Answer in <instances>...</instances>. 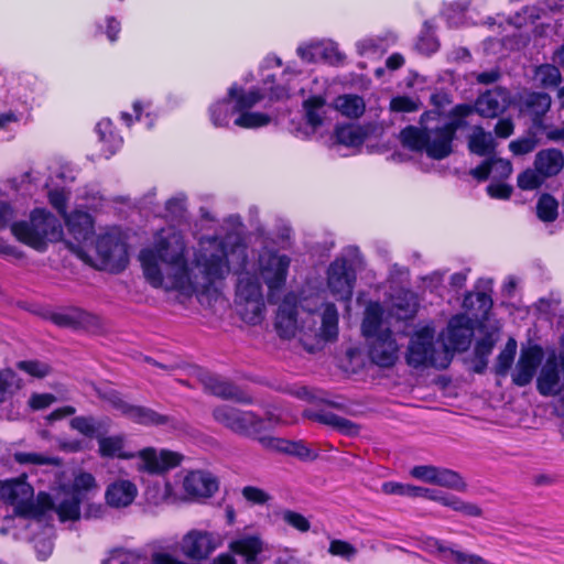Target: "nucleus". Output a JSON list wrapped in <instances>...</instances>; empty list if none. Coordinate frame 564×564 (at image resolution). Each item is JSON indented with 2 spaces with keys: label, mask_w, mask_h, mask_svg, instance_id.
I'll list each match as a JSON object with an SVG mask.
<instances>
[{
  "label": "nucleus",
  "mask_w": 564,
  "mask_h": 564,
  "mask_svg": "<svg viewBox=\"0 0 564 564\" xmlns=\"http://www.w3.org/2000/svg\"><path fill=\"white\" fill-rule=\"evenodd\" d=\"M540 3L543 6V8H523L522 13L524 14V18L521 19V14L519 13L512 23L517 28H521L527 22V20L533 23L543 17L561 14L563 0H540Z\"/></svg>",
  "instance_id": "28"
},
{
  "label": "nucleus",
  "mask_w": 564,
  "mask_h": 564,
  "mask_svg": "<svg viewBox=\"0 0 564 564\" xmlns=\"http://www.w3.org/2000/svg\"><path fill=\"white\" fill-rule=\"evenodd\" d=\"M183 499L209 498L218 490V480L209 471L189 470L181 478Z\"/></svg>",
  "instance_id": "17"
},
{
  "label": "nucleus",
  "mask_w": 564,
  "mask_h": 564,
  "mask_svg": "<svg viewBox=\"0 0 564 564\" xmlns=\"http://www.w3.org/2000/svg\"><path fill=\"white\" fill-rule=\"evenodd\" d=\"M517 350V343L514 339H509L505 349L497 357V362L495 366L496 373L505 377L514 359Z\"/></svg>",
  "instance_id": "50"
},
{
  "label": "nucleus",
  "mask_w": 564,
  "mask_h": 564,
  "mask_svg": "<svg viewBox=\"0 0 564 564\" xmlns=\"http://www.w3.org/2000/svg\"><path fill=\"white\" fill-rule=\"evenodd\" d=\"M544 180V175H542L536 169H527L518 175L517 183L523 191H533L539 188L543 184Z\"/></svg>",
  "instance_id": "54"
},
{
  "label": "nucleus",
  "mask_w": 564,
  "mask_h": 564,
  "mask_svg": "<svg viewBox=\"0 0 564 564\" xmlns=\"http://www.w3.org/2000/svg\"><path fill=\"white\" fill-rule=\"evenodd\" d=\"M246 257V247L235 235L202 237L188 265L183 235L166 228L155 235L152 247L140 251L139 260L152 286L195 295L203 307L214 311L226 304L223 286L232 264Z\"/></svg>",
  "instance_id": "1"
},
{
  "label": "nucleus",
  "mask_w": 564,
  "mask_h": 564,
  "mask_svg": "<svg viewBox=\"0 0 564 564\" xmlns=\"http://www.w3.org/2000/svg\"><path fill=\"white\" fill-rule=\"evenodd\" d=\"M242 497L253 505H265L270 500V495L263 489L254 486H246L241 490Z\"/></svg>",
  "instance_id": "62"
},
{
  "label": "nucleus",
  "mask_w": 564,
  "mask_h": 564,
  "mask_svg": "<svg viewBox=\"0 0 564 564\" xmlns=\"http://www.w3.org/2000/svg\"><path fill=\"white\" fill-rule=\"evenodd\" d=\"M22 387V379L11 368L0 370V403L11 399Z\"/></svg>",
  "instance_id": "39"
},
{
  "label": "nucleus",
  "mask_w": 564,
  "mask_h": 564,
  "mask_svg": "<svg viewBox=\"0 0 564 564\" xmlns=\"http://www.w3.org/2000/svg\"><path fill=\"white\" fill-rule=\"evenodd\" d=\"M15 366L19 370L36 379H42L48 376L52 371V368L48 364L33 359L18 361Z\"/></svg>",
  "instance_id": "52"
},
{
  "label": "nucleus",
  "mask_w": 564,
  "mask_h": 564,
  "mask_svg": "<svg viewBox=\"0 0 564 564\" xmlns=\"http://www.w3.org/2000/svg\"><path fill=\"white\" fill-rule=\"evenodd\" d=\"M427 499L437 501L441 505L451 508L454 511L460 512L467 517H481L482 510L479 506L462 500L460 498L448 495L437 494L435 490L430 489Z\"/></svg>",
  "instance_id": "30"
},
{
  "label": "nucleus",
  "mask_w": 564,
  "mask_h": 564,
  "mask_svg": "<svg viewBox=\"0 0 564 564\" xmlns=\"http://www.w3.org/2000/svg\"><path fill=\"white\" fill-rule=\"evenodd\" d=\"M138 496V487L129 479L119 478L111 481L105 490L107 506L122 509L131 506Z\"/></svg>",
  "instance_id": "23"
},
{
  "label": "nucleus",
  "mask_w": 564,
  "mask_h": 564,
  "mask_svg": "<svg viewBox=\"0 0 564 564\" xmlns=\"http://www.w3.org/2000/svg\"><path fill=\"white\" fill-rule=\"evenodd\" d=\"M65 224L68 234L78 243L75 246L69 243V248L84 261H89V256L84 250V246L91 239L94 235V219L93 217L80 209L72 212L65 216Z\"/></svg>",
  "instance_id": "15"
},
{
  "label": "nucleus",
  "mask_w": 564,
  "mask_h": 564,
  "mask_svg": "<svg viewBox=\"0 0 564 564\" xmlns=\"http://www.w3.org/2000/svg\"><path fill=\"white\" fill-rule=\"evenodd\" d=\"M318 50L319 46H317V41H314L300 45L296 52L302 61L306 63H315L319 61Z\"/></svg>",
  "instance_id": "63"
},
{
  "label": "nucleus",
  "mask_w": 564,
  "mask_h": 564,
  "mask_svg": "<svg viewBox=\"0 0 564 564\" xmlns=\"http://www.w3.org/2000/svg\"><path fill=\"white\" fill-rule=\"evenodd\" d=\"M362 335L372 338L383 330H390L382 324V307L378 303H370L365 312L361 325Z\"/></svg>",
  "instance_id": "35"
},
{
  "label": "nucleus",
  "mask_w": 564,
  "mask_h": 564,
  "mask_svg": "<svg viewBox=\"0 0 564 564\" xmlns=\"http://www.w3.org/2000/svg\"><path fill=\"white\" fill-rule=\"evenodd\" d=\"M0 499L13 507L14 512L24 517L37 518L52 511L41 506L39 496L34 499V489L25 477H19L0 484Z\"/></svg>",
  "instance_id": "7"
},
{
  "label": "nucleus",
  "mask_w": 564,
  "mask_h": 564,
  "mask_svg": "<svg viewBox=\"0 0 564 564\" xmlns=\"http://www.w3.org/2000/svg\"><path fill=\"white\" fill-rule=\"evenodd\" d=\"M419 306L417 297L411 291H402L393 301V307L399 318L405 319L414 315Z\"/></svg>",
  "instance_id": "44"
},
{
  "label": "nucleus",
  "mask_w": 564,
  "mask_h": 564,
  "mask_svg": "<svg viewBox=\"0 0 564 564\" xmlns=\"http://www.w3.org/2000/svg\"><path fill=\"white\" fill-rule=\"evenodd\" d=\"M238 116L235 118V126L242 129H257L265 127L270 123L271 118L269 115L256 111H237Z\"/></svg>",
  "instance_id": "43"
},
{
  "label": "nucleus",
  "mask_w": 564,
  "mask_h": 564,
  "mask_svg": "<svg viewBox=\"0 0 564 564\" xmlns=\"http://www.w3.org/2000/svg\"><path fill=\"white\" fill-rule=\"evenodd\" d=\"M128 419L143 425H161L167 422L166 416L144 406L131 405Z\"/></svg>",
  "instance_id": "41"
},
{
  "label": "nucleus",
  "mask_w": 564,
  "mask_h": 564,
  "mask_svg": "<svg viewBox=\"0 0 564 564\" xmlns=\"http://www.w3.org/2000/svg\"><path fill=\"white\" fill-rule=\"evenodd\" d=\"M534 80L543 87H555L561 82V72L553 65H542L535 70Z\"/></svg>",
  "instance_id": "49"
},
{
  "label": "nucleus",
  "mask_w": 564,
  "mask_h": 564,
  "mask_svg": "<svg viewBox=\"0 0 564 564\" xmlns=\"http://www.w3.org/2000/svg\"><path fill=\"white\" fill-rule=\"evenodd\" d=\"M538 145V140L535 135L530 134L517 140H513L509 143V150L514 155H524L531 153Z\"/></svg>",
  "instance_id": "59"
},
{
  "label": "nucleus",
  "mask_w": 564,
  "mask_h": 564,
  "mask_svg": "<svg viewBox=\"0 0 564 564\" xmlns=\"http://www.w3.org/2000/svg\"><path fill=\"white\" fill-rule=\"evenodd\" d=\"M275 328L288 339L302 333L332 341L338 336V312L333 303L306 300L297 305L294 296H286L279 306Z\"/></svg>",
  "instance_id": "2"
},
{
  "label": "nucleus",
  "mask_w": 564,
  "mask_h": 564,
  "mask_svg": "<svg viewBox=\"0 0 564 564\" xmlns=\"http://www.w3.org/2000/svg\"><path fill=\"white\" fill-rule=\"evenodd\" d=\"M200 380L206 390L219 398L236 400L245 403L251 402L250 399L243 397L241 391H239L236 386L219 377L209 373H203Z\"/></svg>",
  "instance_id": "26"
},
{
  "label": "nucleus",
  "mask_w": 564,
  "mask_h": 564,
  "mask_svg": "<svg viewBox=\"0 0 564 564\" xmlns=\"http://www.w3.org/2000/svg\"><path fill=\"white\" fill-rule=\"evenodd\" d=\"M564 367V357L550 354L542 365L538 377V390L543 395H554L561 392L562 382L560 369Z\"/></svg>",
  "instance_id": "22"
},
{
  "label": "nucleus",
  "mask_w": 564,
  "mask_h": 564,
  "mask_svg": "<svg viewBox=\"0 0 564 564\" xmlns=\"http://www.w3.org/2000/svg\"><path fill=\"white\" fill-rule=\"evenodd\" d=\"M334 107L344 117L351 119L361 117L366 110L364 98L354 94L338 96L334 100Z\"/></svg>",
  "instance_id": "36"
},
{
  "label": "nucleus",
  "mask_w": 564,
  "mask_h": 564,
  "mask_svg": "<svg viewBox=\"0 0 564 564\" xmlns=\"http://www.w3.org/2000/svg\"><path fill=\"white\" fill-rule=\"evenodd\" d=\"M382 491L387 495H398L412 498L423 497L426 499L430 495V488L394 481H387L382 484Z\"/></svg>",
  "instance_id": "42"
},
{
  "label": "nucleus",
  "mask_w": 564,
  "mask_h": 564,
  "mask_svg": "<svg viewBox=\"0 0 564 564\" xmlns=\"http://www.w3.org/2000/svg\"><path fill=\"white\" fill-rule=\"evenodd\" d=\"M328 552L334 556H339L349 561L356 556L357 549L347 541L332 540Z\"/></svg>",
  "instance_id": "60"
},
{
  "label": "nucleus",
  "mask_w": 564,
  "mask_h": 564,
  "mask_svg": "<svg viewBox=\"0 0 564 564\" xmlns=\"http://www.w3.org/2000/svg\"><path fill=\"white\" fill-rule=\"evenodd\" d=\"M124 438L120 435L98 436L99 454L102 457H129L122 454Z\"/></svg>",
  "instance_id": "45"
},
{
  "label": "nucleus",
  "mask_w": 564,
  "mask_h": 564,
  "mask_svg": "<svg viewBox=\"0 0 564 564\" xmlns=\"http://www.w3.org/2000/svg\"><path fill=\"white\" fill-rule=\"evenodd\" d=\"M409 475L422 482L464 491L466 484L462 476L448 468L435 465H415L409 470Z\"/></svg>",
  "instance_id": "14"
},
{
  "label": "nucleus",
  "mask_w": 564,
  "mask_h": 564,
  "mask_svg": "<svg viewBox=\"0 0 564 564\" xmlns=\"http://www.w3.org/2000/svg\"><path fill=\"white\" fill-rule=\"evenodd\" d=\"M236 305L243 321L250 324L260 322L264 310L261 284L248 272L242 273L238 280Z\"/></svg>",
  "instance_id": "8"
},
{
  "label": "nucleus",
  "mask_w": 564,
  "mask_h": 564,
  "mask_svg": "<svg viewBox=\"0 0 564 564\" xmlns=\"http://www.w3.org/2000/svg\"><path fill=\"white\" fill-rule=\"evenodd\" d=\"M284 454L295 456L302 460H314L318 456L304 441L291 440H288Z\"/></svg>",
  "instance_id": "55"
},
{
  "label": "nucleus",
  "mask_w": 564,
  "mask_h": 564,
  "mask_svg": "<svg viewBox=\"0 0 564 564\" xmlns=\"http://www.w3.org/2000/svg\"><path fill=\"white\" fill-rule=\"evenodd\" d=\"M543 350L539 346L521 349L518 362L511 373L512 381L518 387L529 384L543 361Z\"/></svg>",
  "instance_id": "20"
},
{
  "label": "nucleus",
  "mask_w": 564,
  "mask_h": 564,
  "mask_svg": "<svg viewBox=\"0 0 564 564\" xmlns=\"http://www.w3.org/2000/svg\"><path fill=\"white\" fill-rule=\"evenodd\" d=\"M304 415L315 422L328 425L344 434L355 435L359 432L358 426L351 421L327 411H305Z\"/></svg>",
  "instance_id": "29"
},
{
  "label": "nucleus",
  "mask_w": 564,
  "mask_h": 564,
  "mask_svg": "<svg viewBox=\"0 0 564 564\" xmlns=\"http://www.w3.org/2000/svg\"><path fill=\"white\" fill-rule=\"evenodd\" d=\"M510 102L511 97L509 91L502 87H496L480 95L475 106L470 107L473 108V112L476 111L481 117L496 118L507 110Z\"/></svg>",
  "instance_id": "21"
},
{
  "label": "nucleus",
  "mask_w": 564,
  "mask_h": 564,
  "mask_svg": "<svg viewBox=\"0 0 564 564\" xmlns=\"http://www.w3.org/2000/svg\"><path fill=\"white\" fill-rule=\"evenodd\" d=\"M252 438L256 440L263 449L276 454H284L285 445L288 444V438L272 434H263L262 432L253 435Z\"/></svg>",
  "instance_id": "51"
},
{
  "label": "nucleus",
  "mask_w": 564,
  "mask_h": 564,
  "mask_svg": "<svg viewBox=\"0 0 564 564\" xmlns=\"http://www.w3.org/2000/svg\"><path fill=\"white\" fill-rule=\"evenodd\" d=\"M99 486L93 474L77 470L70 484H59L53 495L39 494L41 506L52 508L61 522L77 521L80 518V503L98 491Z\"/></svg>",
  "instance_id": "4"
},
{
  "label": "nucleus",
  "mask_w": 564,
  "mask_h": 564,
  "mask_svg": "<svg viewBox=\"0 0 564 564\" xmlns=\"http://www.w3.org/2000/svg\"><path fill=\"white\" fill-rule=\"evenodd\" d=\"M234 113H236L235 104L228 95L223 100L213 104L209 108L210 120L215 127H227Z\"/></svg>",
  "instance_id": "40"
},
{
  "label": "nucleus",
  "mask_w": 564,
  "mask_h": 564,
  "mask_svg": "<svg viewBox=\"0 0 564 564\" xmlns=\"http://www.w3.org/2000/svg\"><path fill=\"white\" fill-rule=\"evenodd\" d=\"M355 272L346 259H336L327 270V288L338 300L348 301L352 295Z\"/></svg>",
  "instance_id": "16"
},
{
  "label": "nucleus",
  "mask_w": 564,
  "mask_h": 564,
  "mask_svg": "<svg viewBox=\"0 0 564 564\" xmlns=\"http://www.w3.org/2000/svg\"><path fill=\"white\" fill-rule=\"evenodd\" d=\"M137 459L135 467L139 471L161 474L176 467L182 460V455L176 452L156 451L149 447L140 451Z\"/></svg>",
  "instance_id": "18"
},
{
  "label": "nucleus",
  "mask_w": 564,
  "mask_h": 564,
  "mask_svg": "<svg viewBox=\"0 0 564 564\" xmlns=\"http://www.w3.org/2000/svg\"><path fill=\"white\" fill-rule=\"evenodd\" d=\"M223 543L220 535L214 531L192 529L180 541L181 553L193 561L206 560Z\"/></svg>",
  "instance_id": "11"
},
{
  "label": "nucleus",
  "mask_w": 564,
  "mask_h": 564,
  "mask_svg": "<svg viewBox=\"0 0 564 564\" xmlns=\"http://www.w3.org/2000/svg\"><path fill=\"white\" fill-rule=\"evenodd\" d=\"M367 137L368 130L358 124H341L334 131L336 142L348 148L360 147Z\"/></svg>",
  "instance_id": "33"
},
{
  "label": "nucleus",
  "mask_w": 564,
  "mask_h": 564,
  "mask_svg": "<svg viewBox=\"0 0 564 564\" xmlns=\"http://www.w3.org/2000/svg\"><path fill=\"white\" fill-rule=\"evenodd\" d=\"M558 204L554 197L544 194L536 205L538 217L543 221H553L557 216Z\"/></svg>",
  "instance_id": "53"
},
{
  "label": "nucleus",
  "mask_w": 564,
  "mask_h": 564,
  "mask_svg": "<svg viewBox=\"0 0 564 564\" xmlns=\"http://www.w3.org/2000/svg\"><path fill=\"white\" fill-rule=\"evenodd\" d=\"M369 343L370 360L381 367L390 368L399 359V345L391 330H383L372 338H367Z\"/></svg>",
  "instance_id": "19"
},
{
  "label": "nucleus",
  "mask_w": 564,
  "mask_h": 564,
  "mask_svg": "<svg viewBox=\"0 0 564 564\" xmlns=\"http://www.w3.org/2000/svg\"><path fill=\"white\" fill-rule=\"evenodd\" d=\"M471 113L470 105H457L451 111L449 122L435 129L406 127L400 132V142L411 151L425 152L433 160H443L452 153L454 135L465 126V118Z\"/></svg>",
  "instance_id": "3"
},
{
  "label": "nucleus",
  "mask_w": 564,
  "mask_h": 564,
  "mask_svg": "<svg viewBox=\"0 0 564 564\" xmlns=\"http://www.w3.org/2000/svg\"><path fill=\"white\" fill-rule=\"evenodd\" d=\"M290 264L291 259L286 254L272 250H263L259 254L258 270L271 292L284 285Z\"/></svg>",
  "instance_id": "12"
},
{
  "label": "nucleus",
  "mask_w": 564,
  "mask_h": 564,
  "mask_svg": "<svg viewBox=\"0 0 564 564\" xmlns=\"http://www.w3.org/2000/svg\"><path fill=\"white\" fill-rule=\"evenodd\" d=\"M435 336L436 330L433 324L424 325L413 332L404 355L409 367L445 369L449 366V352L435 339Z\"/></svg>",
  "instance_id": "5"
},
{
  "label": "nucleus",
  "mask_w": 564,
  "mask_h": 564,
  "mask_svg": "<svg viewBox=\"0 0 564 564\" xmlns=\"http://www.w3.org/2000/svg\"><path fill=\"white\" fill-rule=\"evenodd\" d=\"M52 322L61 327L69 328H93L98 326V318L79 308H70L63 313H54L51 316Z\"/></svg>",
  "instance_id": "25"
},
{
  "label": "nucleus",
  "mask_w": 564,
  "mask_h": 564,
  "mask_svg": "<svg viewBox=\"0 0 564 564\" xmlns=\"http://www.w3.org/2000/svg\"><path fill=\"white\" fill-rule=\"evenodd\" d=\"M282 519L300 532H307L311 529L310 521L299 512L286 510L282 513Z\"/></svg>",
  "instance_id": "61"
},
{
  "label": "nucleus",
  "mask_w": 564,
  "mask_h": 564,
  "mask_svg": "<svg viewBox=\"0 0 564 564\" xmlns=\"http://www.w3.org/2000/svg\"><path fill=\"white\" fill-rule=\"evenodd\" d=\"M229 550L243 557L247 564H256L264 550V542L259 534H240L229 543Z\"/></svg>",
  "instance_id": "24"
},
{
  "label": "nucleus",
  "mask_w": 564,
  "mask_h": 564,
  "mask_svg": "<svg viewBox=\"0 0 564 564\" xmlns=\"http://www.w3.org/2000/svg\"><path fill=\"white\" fill-rule=\"evenodd\" d=\"M214 420L232 433L251 437L264 430L263 419L252 411H245L230 405H219L213 410Z\"/></svg>",
  "instance_id": "9"
},
{
  "label": "nucleus",
  "mask_w": 564,
  "mask_h": 564,
  "mask_svg": "<svg viewBox=\"0 0 564 564\" xmlns=\"http://www.w3.org/2000/svg\"><path fill=\"white\" fill-rule=\"evenodd\" d=\"M317 46H319V59H324L329 63H341L345 58V56L338 51L337 44L332 41H317Z\"/></svg>",
  "instance_id": "58"
},
{
  "label": "nucleus",
  "mask_w": 564,
  "mask_h": 564,
  "mask_svg": "<svg viewBox=\"0 0 564 564\" xmlns=\"http://www.w3.org/2000/svg\"><path fill=\"white\" fill-rule=\"evenodd\" d=\"M96 131L100 141L107 145L110 154H113L121 145L122 139L115 134L110 119H101L96 126Z\"/></svg>",
  "instance_id": "46"
},
{
  "label": "nucleus",
  "mask_w": 564,
  "mask_h": 564,
  "mask_svg": "<svg viewBox=\"0 0 564 564\" xmlns=\"http://www.w3.org/2000/svg\"><path fill=\"white\" fill-rule=\"evenodd\" d=\"M11 231L19 241L40 251L45 249L47 240L62 236L59 221L43 208L34 209L29 221L13 224Z\"/></svg>",
  "instance_id": "6"
},
{
  "label": "nucleus",
  "mask_w": 564,
  "mask_h": 564,
  "mask_svg": "<svg viewBox=\"0 0 564 564\" xmlns=\"http://www.w3.org/2000/svg\"><path fill=\"white\" fill-rule=\"evenodd\" d=\"M474 336L473 321L464 315L453 316L445 330L440 335L441 343L447 348L451 360L455 351H465L468 349Z\"/></svg>",
  "instance_id": "13"
},
{
  "label": "nucleus",
  "mask_w": 564,
  "mask_h": 564,
  "mask_svg": "<svg viewBox=\"0 0 564 564\" xmlns=\"http://www.w3.org/2000/svg\"><path fill=\"white\" fill-rule=\"evenodd\" d=\"M228 96L234 100L236 112L250 110L264 97L258 88H252L249 91H245L237 84H234L229 87Z\"/></svg>",
  "instance_id": "34"
},
{
  "label": "nucleus",
  "mask_w": 564,
  "mask_h": 564,
  "mask_svg": "<svg viewBox=\"0 0 564 564\" xmlns=\"http://www.w3.org/2000/svg\"><path fill=\"white\" fill-rule=\"evenodd\" d=\"M95 251L99 264L97 267L101 270L111 272H119L128 264V249L118 230H111L102 236H99Z\"/></svg>",
  "instance_id": "10"
},
{
  "label": "nucleus",
  "mask_w": 564,
  "mask_h": 564,
  "mask_svg": "<svg viewBox=\"0 0 564 564\" xmlns=\"http://www.w3.org/2000/svg\"><path fill=\"white\" fill-rule=\"evenodd\" d=\"M13 459L20 465L59 466L62 463L58 457L45 455L42 453H35V452H15L13 454Z\"/></svg>",
  "instance_id": "47"
},
{
  "label": "nucleus",
  "mask_w": 564,
  "mask_h": 564,
  "mask_svg": "<svg viewBox=\"0 0 564 564\" xmlns=\"http://www.w3.org/2000/svg\"><path fill=\"white\" fill-rule=\"evenodd\" d=\"M97 395L105 402H107L112 409L119 411L123 416L127 417L128 412L132 404L128 403L121 394L113 389H96Z\"/></svg>",
  "instance_id": "48"
},
{
  "label": "nucleus",
  "mask_w": 564,
  "mask_h": 564,
  "mask_svg": "<svg viewBox=\"0 0 564 564\" xmlns=\"http://www.w3.org/2000/svg\"><path fill=\"white\" fill-rule=\"evenodd\" d=\"M70 425L79 433L89 437H94L98 436L101 423L97 422L93 417L77 416L72 420Z\"/></svg>",
  "instance_id": "56"
},
{
  "label": "nucleus",
  "mask_w": 564,
  "mask_h": 564,
  "mask_svg": "<svg viewBox=\"0 0 564 564\" xmlns=\"http://www.w3.org/2000/svg\"><path fill=\"white\" fill-rule=\"evenodd\" d=\"M563 163L564 160L560 150L547 149L536 154L534 167L546 178L557 174L562 170Z\"/></svg>",
  "instance_id": "31"
},
{
  "label": "nucleus",
  "mask_w": 564,
  "mask_h": 564,
  "mask_svg": "<svg viewBox=\"0 0 564 564\" xmlns=\"http://www.w3.org/2000/svg\"><path fill=\"white\" fill-rule=\"evenodd\" d=\"M551 106V98L544 93H525L520 97V110L529 113L536 121Z\"/></svg>",
  "instance_id": "32"
},
{
  "label": "nucleus",
  "mask_w": 564,
  "mask_h": 564,
  "mask_svg": "<svg viewBox=\"0 0 564 564\" xmlns=\"http://www.w3.org/2000/svg\"><path fill=\"white\" fill-rule=\"evenodd\" d=\"M390 108L392 111L397 112H413L417 110V102L406 96H399L391 100Z\"/></svg>",
  "instance_id": "64"
},
{
  "label": "nucleus",
  "mask_w": 564,
  "mask_h": 564,
  "mask_svg": "<svg viewBox=\"0 0 564 564\" xmlns=\"http://www.w3.org/2000/svg\"><path fill=\"white\" fill-rule=\"evenodd\" d=\"M102 564H148V560L138 550L117 547L109 552Z\"/></svg>",
  "instance_id": "38"
},
{
  "label": "nucleus",
  "mask_w": 564,
  "mask_h": 564,
  "mask_svg": "<svg viewBox=\"0 0 564 564\" xmlns=\"http://www.w3.org/2000/svg\"><path fill=\"white\" fill-rule=\"evenodd\" d=\"M467 147L473 154L490 158L495 154L497 142L491 132L476 126L467 137Z\"/></svg>",
  "instance_id": "27"
},
{
  "label": "nucleus",
  "mask_w": 564,
  "mask_h": 564,
  "mask_svg": "<svg viewBox=\"0 0 564 564\" xmlns=\"http://www.w3.org/2000/svg\"><path fill=\"white\" fill-rule=\"evenodd\" d=\"M496 341H497V337H495L492 334H490L477 343V345L475 347V354H476V357L481 362V367L476 368L477 372H480L487 366L486 358L491 354V350H492Z\"/></svg>",
  "instance_id": "57"
},
{
  "label": "nucleus",
  "mask_w": 564,
  "mask_h": 564,
  "mask_svg": "<svg viewBox=\"0 0 564 564\" xmlns=\"http://www.w3.org/2000/svg\"><path fill=\"white\" fill-rule=\"evenodd\" d=\"M303 108L306 122L314 132L324 123V120L326 118V101L321 96H314L304 101Z\"/></svg>",
  "instance_id": "37"
}]
</instances>
